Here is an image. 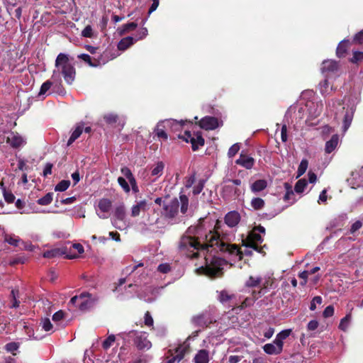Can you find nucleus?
Returning <instances> with one entry per match:
<instances>
[{
  "instance_id": "1",
  "label": "nucleus",
  "mask_w": 363,
  "mask_h": 363,
  "mask_svg": "<svg viewBox=\"0 0 363 363\" xmlns=\"http://www.w3.org/2000/svg\"><path fill=\"white\" fill-rule=\"evenodd\" d=\"M206 222L200 219L197 225L188 228L179 242L180 252L189 257H196L199 250L211 252H228L241 258L239 249L235 245L230 243L233 235L225 230V226L217 221L213 230L207 229Z\"/></svg>"
},
{
  "instance_id": "2",
  "label": "nucleus",
  "mask_w": 363,
  "mask_h": 363,
  "mask_svg": "<svg viewBox=\"0 0 363 363\" xmlns=\"http://www.w3.org/2000/svg\"><path fill=\"white\" fill-rule=\"evenodd\" d=\"M61 75L68 84H72L75 79L76 71L73 63L70 61L68 55L65 53H60L55 60V68L53 70L52 79L58 82Z\"/></svg>"
},
{
  "instance_id": "3",
  "label": "nucleus",
  "mask_w": 363,
  "mask_h": 363,
  "mask_svg": "<svg viewBox=\"0 0 363 363\" xmlns=\"http://www.w3.org/2000/svg\"><path fill=\"white\" fill-rule=\"evenodd\" d=\"M205 259L206 266L201 267L199 270L211 277H219L222 274L223 267L227 264L225 260L216 256L206 257Z\"/></svg>"
},
{
  "instance_id": "4",
  "label": "nucleus",
  "mask_w": 363,
  "mask_h": 363,
  "mask_svg": "<svg viewBox=\"0 0 363 363\" xmlns=\"http://www.w3.org/2000/svg\"><path fill=\"white\" fill-rule=\"evenodd\" d=\"M345 109V106L340 101H333L332 106L329 104V111L334 113L335 118H337L342 114L344 115L343 130L346 132L352 121L354 111L352 108L347 109L346 111Z\"/></svg>"
},
{
  "instance_id": "5",
  "label": "nucleus",
  "mask_w": 363,
  "mask_h": 363,
  "mask_svg": "<svg viewBox=\"0 0 363 363\" xmlns=\"http://www.w3.org/2000/svg\"><path fill=\"white\" fill-rule=\"evenodd\" d=\"M97 301V298L89 293H82L79 296H73L69 304L76 305L82 311L91 309Z\"/></svg>"
},
{
  "instance_id": "6",
  "label": "nucleus",
  "mask_w": 363,
  "mask_h": 363,
  "mask_svg": "<svg viewBox=\"0 0 363 363\" xmlns=\"http://www.w3.org/2000/svg\"><path fill=\"white\" fill-rule=\"evenodd\" d=\"M242 184L240 179H225L223 181L222 192L225 197H233L240 196L243 189H241L240 186Z\"/></svg>"
},
{
  "instance_id": "7",
  "label": "nucleus",
  "mask_w": 363,
  "mask_h": 363,
  "mask_svg": "<svg viewBox=\"0 0 363 363\" xmlns=\"http://www.w3.org/2000/svg\"><path fill=\"white\" fill-rule=\"evenodd\" d=\"M179 201L177 199H173L169 202L164 203L163 206L162 215L171 220H174L172 223L177 222L176 217L178 214Z\"/></svg>"
},
{
  "instance_id": "8",
  "label": "nucleus",
  "mask_w": 363,
  "mask_h": 363,
  "mask_svg": "<svg viewBox=\"0 0 363 363\" xmlns=\"http://www.w3.org/2000/svg\"><path fill=\"white\" fill-rule=\"evenodd\" d=\"M263 238L260 234H259L256 230H252L247 235L245 240H244L245 245L246 247L254 249L255 250L262 252V247H259V245L262 242Z\"/></svg>"
},
{
  "instance_id": "9",
  "label": "nucleus",
  "mask_w": 363,
  "mask_h": 363,
  "mask_svg": "<svg viewBox=\"0 0 363 363\" xmlns=\"http://www.w3.org/2000/svg\"><path fill=\"white\" fill-rule=\"evenodd\" d=\"M125 208L124 204L121 203L115 208L113 225L116 228L122 230L125 226Z\"/></svg>"
},
{
  "instance_id": "10",
  "label": "nucleus",
  "mask_w": 363,
  "mask_h": 363,
  "mask_svg": "<svg viewBox=\"0 0 363 363\" xmlns=\"http://www.w3.org/2000/svg\"><path fill=\"white\" fill-rule=\"evenodd\" d=\"M111 206L112 202L110 199L105 198L99 199L95 207L96 214L100 218H107V213L110 211Z\"/></svg>"
},
{
  "instance_id": "11",
  "label": "nucleus",
  "mask_w": 363,
  "mask_h": 363,
  "mask_svg": "<svg viewBox=\"0 0 363 363\" xmlns=\"http://www.w3.org/2000/svg\"><path fill=\"white\" fill-rule=\"evenodd\" d=\"M182 138L191 143L193 150H196L199 146L204 145V139L199 134L191 135L190 132L186 131Z\"/></svg>"
},
{
  "instance_id": "12",
  "label": "nucleus",
  "mask_w": 363,
  "mask_h": 363,
  "mask_svg": "<svg viewBox=\"0 0 363 363\" xmlns=\"http://www.w3.org/2000/svg\"><path fill=\"white\" fill-rule=\"evenodd\" d=\"M6 143L12 147L17 148L26 143V139L18 133L11 132L7 136Z\"/></svg>"
},
{
  "instance_id": "13",
  "label": "nucleus",
  "mask_w": 363,
  "mask_h": 363,
  "mask_svg": "<svg viewBox=\"0 0 363 363\" xmlns=\"http://www.w3.org/2000/svg\"><path fill=\"white\" fill-rule=\"evenodd\" d=\"M24 329L28 340H40L45 337V335L41 333L39 327L35 328L33 325H24Z\"/></svg>"
},
{
  "instance_id": "14",
  "label": "nucleus",
  "mask_w": 363,
  "mask_h": 363,
  "mask_svg": "<svg viewBox=\"0 0 363 363\" xmlns=\"http://www.w3.org/2000/svg\"><path fill=\"white\" fill-rule=\"evenodd\" d=\"M199 125L205 130H213L219 126V123L215 117L206 116L199 121Z\"/></svg>"
},
{
  "instance_id": "15",
  "label": "nucleus",
  "mask_w": 363,
  "mask_h": 363,
  "mask_svg": "<svg viewBox=\"0 0 363 363\" xmlns=\"http://www.w3.org/2000/svg\"><path fill=\"white\" fill-rule=\"evenodd\" d=\"M263 350L267 354L276 355L281 353L283 346L274 340L273 342L264 345L263 346Z\"/></svg>"
},
{
  "instance_id": "16",
  "label": "nucleus",
  "mask_w": 363,
  "mask_h": 363,
  "mask_svg": "<svg viewBox=\"0 0 363 363\" xmlns=\"http://www.w3.org/2000/svg\"><path fill=\"white\" fill-rule=\"evenodd\" d=\"M235 163L247 169H251L255 164V159L242 152L239 158L236 160Z\"/></svg>"
},
{
  "instance_id": "17",
  "label": "nucleus",
  "mask_w": 363,
  "mask_h": 363,
  "mask_svg": "<svg viewBox=\"0 0 363 363\" xmlns=\"http://www.w3.org/2000/svg\"><path fill=\"white\" fill-rule=\"evenodd\" d=\"M137 347L140 350H149L152 347L151 342L147 340L145 333H140L135 340Z\"/></svg>"
},
{
  "instance_id": "18",
  "label": "nucleus",
  "mask_w": 363,
  "mask_h": 363,
  "mask_svg": "<svg viewBox=\"0 0 363 363\" xmlns=\"http://www.w3.org/2000/svg\"><path fill=\"white\" fill-rule=\"evenodd\" d=\"M192 321L196 325L206 327L213 322V320L208 313H202L194 316Z\"/></svg>"
},
{
  "instance_id": "19",
  "label": "nucleus",
  "mask_w": 363,
  "mask_h": 363,
  "mask_svg": "<svg viewBox=\"0 0 363 363\" xmlns=\"http://www.w3.org/2000/svg\"><path fill=\"white\" fill-rule=\"evenodd\" d=\"M338 69V64L332 60H324L322 63L321 72L323 74L335 72Z\"/></svg>"
},
{
  "instance_id": "20",
  "label": "nucleus",
  "mask_w": 363,
  "mask_h": 363,
  "mask_svg": "<svg viewBox=\"0 0 363 363\" xmlns=\"http://www.w3.org/2000/svg\"><path fill=\"white\" fill-rule=\"evenodd\" d=\"M240 220V214L235 211L228 213L225 217V224L230 227H235Z\"/></svg>"
},
{
  "instance_id": "21",
  "label": "nucleus",
  "mask_w": 363,
  "mask_h": 363,
  "mask_svg": "<svg viewBox=\"0 0 363 363\" xmlns=\"http://www.w3.org/2000/svg\"><path fill=\"white\" fill-rule=\"evenodd\" d=\"M147 207V202L145 200L137 202V203L133 205L131 208V216L133 217L138 216L141 212L145 211Z\"/></svg>"
},
{
  "instance_id": "22",
  "label": "nucleus",
  "mask_w": 363,
  "mask_h": 363,
  "mask_svg": "<svg viewBox=\"0 0 363 363\" xmlns=\"http://www.w3.org/2000/svg\"><path fill=\"white\" fill-rule=\"evenodd\" d=\"M267 187V182L265 179H258L250 185V190L252 193L257 194Z\"/></svg>"
},
{
  "instance_id": "23",
  "label": "nucleus",
  "mask_w": 363,
  "mask_h": 363,
  "mask_svg": "<svg viewBox=\"0 0 363 363\" xmlns=\"http://www.w3.org/2000/svg\"><path fill=\"white\" fill-rule=\"evenodd\" d=\"M84 123L77 124L75 129L67 141L68 146L72 144L81 135L84 129Z\"/></svg>"
},
{
  "instance_id": "24",
  "label": "nucleus",
  "mask_w": 363,
  "mask_h": 363,
  "mask_svg": "<svg viewBox=\"0 0 363 363\" xmlns=\"http://www.w3.org/2000/svg\"><path fill=\"white\" fill-rule=\"evenodd\" d=\"M262 280L260 276H250L245 281V286L248 288L258 287L262 282Z\"/></svg>"
},
{
  "instance_id": "25",
  "label": "nucleus",
  "mask_w": 363,
  "mask_h": 363,
  "mask_svg": "<svg viewBox=\"0 0 363 363\" xmlns=\"http://www.w3.org/2000/svg\"><path fill=\"white\" fill-rule=\"evenodd\" d=\"M209 354L206 350H199L194 357L195 363H208Z\"/></svg>"
},
{
  "instance_id": "26",
  "label": "nucleus",
  "mask_w": 363,
  "mask_h": 363,
  "mask_svg": "<svg viewBox=\"0 0 363 363\" xmlns=\"http://www.w3.org/2000/svg\"><path fill=\"white\" fill-rule=\"evenodd\" d=\"M339 138L337 135H333L331 139L326 142L325 150L327 153L332 152L337 146Z\"/></svg>"
},
{
  "instance_id": "27",
  "label": "nucleus",
  "mask_w": 363,
  "mask_h": 363,
  "mask_svg": "<svg viewBox=\"0 0 363 363\" xmlns=\"http://www.w3.org/2000/svg\"><path fill=\"white\" fill-rule=\"evenodd\" d=\"M164 168V164L162 162H157L151 168V175L156 178L160 177L163 174Z\"/></svg>"
},
{
  "instance_id": "28",
  "label": "nucleus",
  "mask_w": 363,
  "mask_h": 363,
  "mask_svg": "<svg viewBox=\"0 0 363 363\" xmlns=\"http://www.w3.org/2000/svg\"><path fill=\"white\" fill-rule=\"evenodd\" d=\"M189 345L184 342L176 349L177 354L175 356L177 357L178 362L184 358V354L189 351Z\"/></svg>"
},
{
  "instance_id": "29",
  "label": "nucleus",
  "mask_w": 363,
  "mask_h": 363,
  "mask_svg": "<svg viewBox=\"0 0 363 363\" xmlns=\"http://www.w3.org/2000/svg\"><path fill=\"white\" fill-rule=\"evenodd\" d=\"M135 42V40H134L132 37L124 38L118 43V48L120 50H125L133 45Z\"/></svg>"
},
{
  "instance_id": "30",
  "label": "nucleus",
  "mask_w": 363,
  "mask_h": 363,
  "mask_svg": "<svg viewBox=\"0 0 363 363\" xmlns=\"http://www.w3.org/2000/svg\"><path fill=\"white\" fill-rule=\"evenodd\" d=\"M348 45H349V41L346 40H344L339 43L338 46L337 48V51H336L337 57H342L345 55V54L347 51Z\"/></svg>"
},
{
  "instance_id": "31",
  "label": "nucleus",
  "mask_w": 363,
  "mask_h": 363,
  "mask_svg": "<svg viewBox=\"0 0 363 363\" xmlns=\"http://www.w3.org/2000/svg\"><path fill=\"white\" fill-rule=\"evenodd\" d=\"M291 329H287V330H281L280 333H279L276 337H275V340H277V342H278L279 343H280L282 346L284 345V340L285 339H286L291 334Z\"/></svg>"
},
{
  "instance_id": "32",
  "label": "nucleus",
  "mask_w": 363,
  "mask_h": 363,
  "mask_svg": "<svg viewBox=\"0 0 363 363\" xmlns=\"http://www.w3.org/2000/svg\"><path fill=\"white\" fill-rule=\"evenodd\" d=\"M78 57L88 63L91 67H97L100 65V62L96 58L92 60L87 54H81Z\"/></svg>"
},
{
  "instance_id": "33",
  "label": "nucleus",
  "mask_w": 363,
  "mask_h": 363,
  "mask_svg": "<svg viewBox=\"0 0 363 363\" xmlns=\"http://www.w3.org/2000/svg\"><path fill=\"white\" fill-rule=\"evenodd\" d=\"M5 241L7 242L9 245H13L14 247H18L21 242V240L15 235H5Z\"/></svg>"
},
{
  "instance_id": "34",
  "label": "nucleus",
  "mask_w": 363,
  "mask_h": 363,
  "mask_svg": "<svg viewBox=\"0 0 363 363\" xmlns=\"http://www.w3.org/2000/svg\"><path fill=\"white\" fill-rule=\"evenodd\" d=\"M352 319L351 313H348L345 317L341 319L340 323L339 324V328L343 331H345L350 323Z\"/></svg>"
},
{
  "instance_id": "35",
  "label": "nucleus",
  "mask_w": 363,
  "mask_h": 363,
  "mask_svg": "<svg viewBox=\"0 0 363 363\" xmlns=\"http://www.w3.org/2000/svg\"><path fill=\"white\" fill-rule=\"evenodd\" d=\"M40 326H41L42 329L45 332H50L52 330L53 325L50 322L49 318H43L40 323Z\"/></svg>"
},
{
  "instance_id": "36",
  "label": "nucleus",
  "mask_w": 363,
  "mask_h": 363,
  "mask_svg": "<svg viewBox=\"0 0 363 363\" xmlns=\"http://www.w3.org/2000/svg\"><path fill=\"white\" fill-rule=\"evenodd\" d=\"M308 183L305 179H299L294 187V190L296 193H302L305 190Z\"/></svg>"
},
{
  "instance_id": "37",
  "label": "nucleus",
  "mask_w": 363,
  "mask_h": 363,
  "mask_svg": "<svg viewBox=\"0 0 363 363\" xmlns=\"http://www.w3.org/2000/svg\"><path fill=\"white\" fill-rule=\"evenodd\" d=\"M264 206V201L261 198H254L251 201V206L255 210H260Z\"/></svg>"
},
{
  "instance_id": "38",
  "label": "nucleus",
  "mask_w": 363,
  "mask_h": 363,
  "mask_svg": "<svg viewBox=\"0 0 363 363\" xmlns=\"http://www.w3.org/2000/svg\"><path fill=\"white\" fill-rule=\"evenodd\" d=\"M179 199L181 202V212L182 213H186L188 209L189 206V199L186 195L181 194L179 196Z\"/></svg>"
},
{
  "instance_id": "39",
  "label": "nucleus",
  "mask_w": 363,
  "mask_h": 363,
  "mask_svg": "<svg viewBox=\"0 0 363 363\" xmlns=\"http://www.w3.org/2000/svg\"><path fill=\"white\" fill-rule=\"evenodd\" d=\"M69 185L70 182L69 180H62L55 186V191H65L69 188Z\"/></svg>"
},
{
  "instance_id": "40",
  "label": "nucleus",
  "mask_w": 363,
  "mask_h": 363,
  "mask_svg": "<svg viewBox=\"0 0 363 363\" xmlns=\"http://www.w3.org/2000/svg\"><path fill=\"white\" fill-rule=\"evenodd\" d=\"M52 193H48L43 197L38 200V203L42 206H46L52 201Z\"/></svg>"
},
{
  "instance_id": "41",
  "label": "nucleus",
  "mask_w": 363,
  "mask_h": 363,
  "mask_svg": "<svg viewBox=\"0 0 363 363\" xmlns=\"http://www.w3.org/2000/svg\"><path fill=\"white\" fill-rule=\"evenodd\" d=\"M52 85V82H50V80H48L46 82H45L42 85H41V87H40V91L38 93V96H43V95H45L47 94V92L50 90V89L51 88Z\"/></svg>"
},
{
  "instance_id": "42",
  "label": "nucleus",
  "mask_w": 363,
  "mask_h": 363,
  "mask_svg": "<svg viewBox=\"0 0 363 363\" xmlns=\"http://www.w3.org/2000/svg\"><path fill=\"white\" fill-rule=\"evenodd\" d=\"M137 26H138V24L134 22L125 24L122 26L119 33L121 35H123L124 33H128L130 30H133L137 28Z\"/></svg>"
},
{
  "instance_id": "43",
  "label": "nucleus",
  "mask_w": 363,
  "mask_h": 363,
  "mask_svg": "<svg viewBox=\"0 0 363 363\" xmlns=\"http://www.w3.org/2000/svg\"><path fill=\"white\" fill-rule=\"evenodd\" d=\"M308 162L307 160L303 159L301 160V162L298 166V168L297 177H301L306 172V171L308 168Z\"/></svg>"
},
{
  "instance_id": "44",
  "label": "nucleus",
  "mask_w": 363,
  "mask_h": 363,
  "mask_svg": "<svg viewBox=\"0 0 363 363\" xmlns=\"http://www.w3.org/2000/svg\"><path fill=\"white\" fill-rule=\"evenodd\" d=\"M234 298V296L232 294H230L226 291H223L220 293L219 295V300L221 303H225L228 301H231Z\"/></svg>"
},
{
  "instance_id": "45",
  "label": "nucleus",
  "mask_w": 363,
  "mask_h": 363,
  "mask_svg": "<svg viewBox=\"0 0 363 363\" xmlns=\"http://www.w3.org/2000/svg\"><path fill=\"white\" fill-rule=\"evenodd\" d=\"M318 87L323 95L328 94L329 93V82L328 79H325L323 82H320Z\"/></svg>"
},
{
  "instance_id": "46",
  "label": "nucleus",
  "mask_w": 363,
  "mask_h": 363,
  "mask_svg": "<svg viewBox=\"0 0 363 363\" xmlns=\"http://www.w3.org/2000/svg\"><path fill=\"white\" fill-rule=\"evenodd\" d=\"M2 189H3V195L5 201L9 203H11L15 200L14 195L11 192L6 191V188L3 186V184H1Z\"/></svg>"
},
{
  "instance_id": "47",
  "label": "nucleus",
  "mask_w": 363,
  "mask_h": 363,
  "mask_svg": "<svg viewBox=\"0 0 363 363\" xmlns=\"http://www.w3.org/2000/svg\"><path fill=\"white\" fill-rule=\"evenodd\" d=\"M121 172L123 174V175L128 180L129 182L133 181V179H135L130 169L128 167H122Z\"/></svg>"
},
{
  "instance_id": "48",
  "label": "nucleus",
  "mask_w": 363,
  "mask_h": 363,
  "mask_svg": "<svg viewBox=\"0 0 363 363\" xmlns=\"http://www.w3.org/2000/svg\"><path fill=\"white\" fill-rule=\"evenodd\" d=\"M118 182L125 193L130 192V186H129L128 183L126 182L125 178H123L122 177H119L118 178Z\"/></svg>"
},
{
  "instance_id": "49",
  "label": "nucleus",
  "mask_w": 363,
  "mask_h": 363,
  "mask_svg": "<svg viewBox=\"0 0 363 363\" xmlns=\"http://www.w3.org/2000/svg\"><path fill=\"white\" fill-rule=\"evenodd\" d=\"M161 125H162V123H159L155 130V132L158 138L167 140V134L162 128H160Z\"/></svg>"
},
{
  "instance_id": "50",
  "label": "nucleus",
  "mask_w": 363,
  "mask_h": 363,
  "mask_svg": "<svg viewBox=\"0 0 363 363\" xmlns=\"http://www.w3.org/2000/svg\"><path fill=\"white\" fill-rule=\"evenodd\" d=\"M116 337L114 335H109L104 342L102 344V346L104 349L107 350L108 349L113 343L115 342Z\"/></svg>"
},
{
  "instance_id": "51",
  "label": "nucleus",
  "mask_w": 363,
  "mask_h": 363,
  "mask_svg": "<svg viewBox=\"0 0 363 363\" xmlns=\"http://www.w3.org/2000/svg\"><path fill=\"white\" fill-rule=\"evenodd\" d=\"M18 348H19V344L17 342H14L7 343L5 345L6 350L9 352L13 353V354H15L14 352L16 351Z\"/></svg>"
},
{
  "instance_id": "52",
  "label": "nucleus",
  "mask_w": 363,
  "mask_h": 363,
  "mask_svg": "<svg viewBox=\"0 0 363 363\" xmlns=\"http://www.w3.org/2000/svg\"><path fill=\"white\" fill-rule=\"evenodd\" d=\"M82 35L84 38H92L94 36L92 27L89 25L86 26L82 31Z\"/></svg>"
},
{
  "instance_id": "53",
  "label": "nucleus",
  "mask_w": 363,
  "mask_h": 363,
  "mask_svg": "<svg viewBox=\"0 0 363 363\" xmlns=\"http://www.w3.org/2000/svg\"><path fill=\"white\" fill-rule=\"evenodd\" d=\"M240 145L238 143L233 145L228 150V155L229 157H234L239 151Z\"/></svg>"
},
{
  "instance_id": "54",
  "label": "nucleus",
  "mask_w": 363,
  "mask_h": 363,
  "mask_svg": "<svg viewBox=\"0 0 363 363\" xmlns=\"http://www.w3.org/2000/svg\"><path fill=\"white\" fill-rule=\"evenodd\" d=\"M316 108L314 110V111L311 108L310 109V114L311 115V116L313 117H317L318 116L322 111H323V105L322 103H320V104H316Z\"/></svg>"
},
{
  "instance_id": "55",
  "label": "nucleus",
  "mask_w": 363,
  "mask_h": 363,
  "mask_svg": "<svg viewBox=\"0 0 363 363\" xmlns=\"http://www.w3.org/2000/svg\"><path fill=\"white\" fill-rule=\"evenodd\" d=\"M322 303V298L320 296H315L311 302L310 310L315 311L316 309V305Z\"/></svg>"
},
{
  "instance_id": "56",
  "label": "nucleus",
  "mask_w": 363,
  "mask_h": 363,
  "mask_svg": "<svg viewBox=\"0 0 363 363\" xmlns=\"http://www.w3.org/2000/svg\"><path fill=\"white\" fill-rule=\"evenodd\" d=\"M59 255V250L54 249L51 250H48L43 253V257L45 258H52L57 256Z\"/></svg>"
},
{
  "instance_id": "57",
  "label": "nucleus",
  "mask_w": 363,
  "mask_h": 363,
  "mask_svg": "<svg viewBox=\"0 0 363 363\" xmlns=\"http://www.w3.org/2000/svg\"><path fill=\"white\" fill-rule=\"evenodd\" d=\"M363 225V223L361 220H357L355 221L351 226L350 228V233L354 234L358 230H359Z\"/></svg>"
},
{
  "instance_id": "58",
  "label": "nucleus",
  "mask_w": 363,
  "mask_h": 363,
  "mask_svg": "<svg viewBox=\"0 0 363 363\" xmlns=\"http://www.w3.org/2000/svg\"><path fill=\"white\" fill-rule=\"evenodd\" d=\"M333 314H334V307L333 306H327L323 313V315L324 318L331 317L333 315Z\"/></svg>"
},
{
  "instance_id": "59",
  "label": "nucleus",
  "mask_w": 363,
  "mask_h": 363,
  "mask_svg": "<svg viewBox=\"0 0 363 363\" xmlns=\"http://www.w3.org/2000/svg\"><path fill=\"white\" fill-rule=\"evenodd\" d=\"M170 269V266L167 263L160 264L157 267V270L162 274L168 273Z\"/></svg>"
},
{
  "instance_id": "60",
  "label": "nucleus",
  "mask_w": 363,
  "mask_h": 363,
  "mask_svg": "<svg viewBox=\"0 0 363 363\" xmlns=\"http://www.w3.org/2000/svg\"><path fill=\"white\" fill-rule=\"evenodd\" d=\"M204 183L203 181H200L194 187L193 189V194L194 195H197L201 192V191L203 189Z\"/></svg>"
},
{
  "instance_id": "61",
  "label": "nucleus",
  "mask_w": 363,
  "mask_h": 363,
  "mask_svg": "<svg viewBox=\"0 0 363 363\" xmlns=\"http://www.w3.org/2000/svg\"><path fill=\"white\" fill-rule=\"evenodd\" d=\"M64 318V313L62 311H59L54 313L52 315V320L54 322H59Z\"/></svg>"
},
{
  "instance_id": "62",
  "label": "nucleus",
  "mask_w": 363,
  "mask_h": 363,
  "mask_svg": "<svg viewBox=\"0 0 363 363\" xmlns=\"http://www.w3.org/2000/svg\"><path fill=\"white\" fill-rule=\"evenodd\" d=\"M105 121L108 123H115L117 119V116L113 113H109L104 116Z\"/></svg>"
},
{
  "instance_id": "63",
  "label": "nucleus",
  "mask_w": 363,
  "mask_h": 363,
  "mask_svg": "<svg viewBox=\"0 0 363 363\" xmlns=\"http://www.w3.org/2000/svg\"><path fill=\"white\" fill-rule=\"evenodd\" d=\"M363 59V52H354L353 55V57L351 61L352 62H357L359 60Z\"/></svg>"
},
{
  "instance_id": "64",
  "label": "nucleus",
  "mask_w": 363,
  "mask_h": 363,
  "mask_svg": "<svg viewBox=\"0 0 363 363\" xmlns=\"http://www.w3.org/2000/svg\"><path fill=\"white\" fill-rule=\"evenodd\" d=\"M353 40L355 43H362L363 42V30H361L359 33H357L354 35Z\"/></svg>"
}]
</instances>
